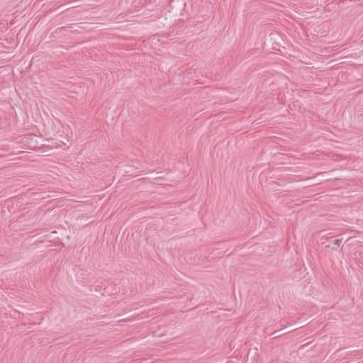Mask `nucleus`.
Here are the masks:
<instances>
[{"label": "nucleus", "mask_w": 363, "mask_h": 363, "mask_svg": "<svg viewBox=\"0 0 363 363\" xmlns=\"http://www.w3.org/2000/svg\"><path fill=\"white\" fill-rule=\"evenodd\" d=\"M342 239L335 240L333 242V246L332 247V249L336 250V248H337L336 247H338L340 245V243L342 242Z\"/></svg>", "instance_id": "nucleus-1"}]
</instances>
